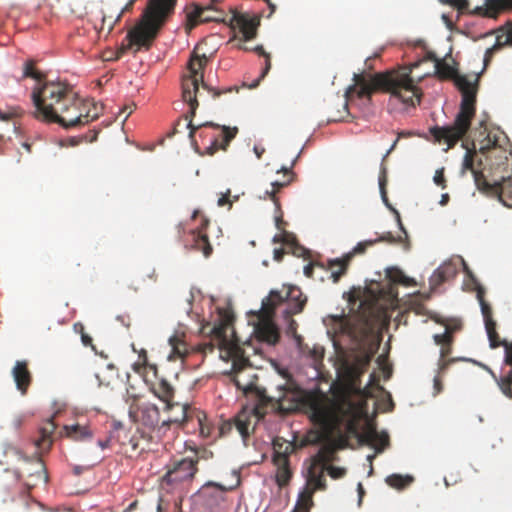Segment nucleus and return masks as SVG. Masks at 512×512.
<instances>
[{
    "instance_id": "nucleus-1",
    "label": "nucleus",
    "mask_w": 512,
    "mask_h": 512,
    "mask_svg": "<svg viewBox=\"0 0 512 512\" xmlns=\"http://www.w3.org/2000/svg\"><path fill=\"white\" fill-rule=\"evenodd\" d=\"M35 116L57 123L65 129L79 127L99 118L95 103L81 99L73 88L61 81H46L32 92Z\"/></svg>"
},
{
    "instance_id": "nucleus-2",
    "label": "nucleus",
    "mask_w": 512,
    "mask_h": 512,
    "mask_svg": "<svg viewBox=\"0 0 512 512\" xmlns=\"http://www.w3.org/2000/svg\"><path fill=\"white\" fill-rule=\"evenodd\" d=\"M410 74L411 69L405 67L375 73L369 77L363 74H354V85L348 89L347 95L356 94L359 98L370 99L374 92L381 91L390 93L391 100L415 107L420 103L421 92Z\"/></svg>"
},
{
    "instance_id": "nucleus-3",
    "label": "nucleus",
    "mask_w": 512,
    "mask_h": 512,
    "mask_svg": "<svg viewBox=\"0 0 512 512\" xmlns=\"http://www.w3.org/2000/svg\"><path fill=\"white\" fill-rule=\"evenodd\" d=\"M176 3L177 0H148L139 21L125 37L127 43L123 42L115 52L105 55V60H118L133 46H136L135 52L142 47L149 49L164 24L173 15Z\"/></svg>"
},
{
    "instance_id": "nucleus-4",
    "label": "nucleus",
    "mask_w": 512,
    "mask_h": 512,
    "mask_svg": "<svg viewBox=\"0 0 512 512\" xmlns=\"http://www.w3.org/2000/svg\"><path fill=\"white\" fill-rule=\"evenodd\" d=\"M454 82L462 94L460 110L454 123L442 127L435 126L430 129V133L436 142L447 144L446 150L454 147L468 132L476 112L478 76L475 77L474 81H471L467 76L458 74Z\"/></svg>"
},
{
    "instance_id": "nucleus-5",
    "label": "nucleus",
    "mask_w": 512,
    "mask_h": 512,
    "mask_svg": "<svg viewBox=\"0 0 512 512\" xmlns=\"http://www.w3.org/2000/svg\"><path fill=\"white\" fill-rule=\"evenodd\" d=\"M311 421L327 432L356 417L357 408L348 398L331 399L323 393L310 394L305 401Z\"/></svg>"
},
{
    "instance_id": "nucleus-6",
    "label": "nucleus",
    "mask_w": 512,
    "mask_h": 512,
    "mask_svg": "<svg viewBox=\"0 0 512 512\" xmlns=\"http://www.w3.org/2000/svg\"><path fill=\"white\" fill-rule=\"evenodd\" d=\"M193 117L191 110L185 115L188 120L187 128L189 129V138L192 143H196L195 136L199 132V137L209 138L210 143L205 148L208 155H213L218 150H226L232 139L238 133L237 127L221 126L213 122H205L199 125L193 124Z\"/></svg>"
},
{
    "instance_id": "nucleus-7",
    "label": "nucleus",
    "mask_w": 512,
    "mask_h": 512,
    "mask_svg": "<svg viewBox=\"0 0 512 512\" xmlns=\"http://www.w3.org/2000/svg\"><path fill=\"white\" fill-rule=\"evenodd\" d=\"M301 402V389L292 381L279 385L277 395L267 396L265 392H258V404L253 408L254 414L260 420L266 415V406L271 405L278 411L288 414L296 411Z\"/></svg>"
},
{
    "instance_id": "nucleus-8",
    "label": "nucleus",
    "mask_w": 512,
    "mask_h": 512,
    "mask_svg": "<svg viewBox=\"0 0 512 512\" xmlns=\"http://www.w3.org/2000/svg\"><path fill=\"white\" fill-rule=\"evenodd\" d=\"M232 322V315L228 312H220L218 321L209 331V342L202 344V351L204 353L213 352L215 348H218L221 352H225L228 357L238 356L240 347L235 339Z\"/></svg>"
},
{
    "instance_id": "nucleus-9",
    "label": "nucleus",
    "mask_w": 512,
    "mask_h": 512,
    "mask_svg": "<svg viewBox=\"0 0 512 512\" xmlns=\"http://www.w3.org/2000/svg\"><path fill=\"white\" fill-rule=\"evenodd\" d=\"M283 301V295L279 291H271L269 296L262 302V308L259 311L258 323L255 326L257 337L270 345H274L279 340V331L273 322L275 309Z\"/></svg>"
},
{
    "instance_id": "nucleus-10",
    "label": "nucleus",
    "mask_w": 512,
    "mask_h": 512,
    "mask_svg": "<svg viewBox=\"0 0 512 512\" xmlns=\"http://www.w3.org/2000/svg\"><path fill=\"white\" fill-rule=\"evenodd\" d=\"M208 59L205 54L199 55L194 51L189 63L188 69L190 75L182 80V98L183 101L191 106V114L195 116L199 106L197 100V92L199 89V81L203 82L202 69L205 67Z\"/></svg>"
},
{
    "instance_id": "nucleus-11",
    "label": "nucleus",
    "mask_w": 512,
    "mask_h": 512,
    "mask_svg": "<svg viewBox=\"0 0 512 512\" xmlns=\"http://www.w3.org/2000/svg\"><path fill=\"white\" fill-rule=\"evenodd\" d=\"M128 413L134 423L158 434L165 433L164 428H161L160 410L156 404L134 398Z\"/></svg>"
},
{
    "instance_id": "nucleus-12",
    "label": "nucleus",
    "mask_w": 512,
    "mask_h": 512,
    "mask_svg": "<svg viewBox=\"0 0 512 512\" xmlns=\"http://www.w3.org/2000/svg\"><path fill=\"white\" fill-rule=\"evenodd\" d=\"M198 457L182 458L174 460L166 465V473L161 481L167 485H176L183 482H190L198 472Z\"/></svg>"
},
{
    "instance_id": "nucleus-13",
    "label": "nucleus",
    "mask_w": 512,
    "mask_h": 512,
    "mask_svg": "<svg viewBox=\"0 0 512 512\" xmlns=\"http://www.w3.org/2000/svg\"><path fill=\"white\" fill-rule=\"evenodd\" d=\"M281 293L283 295V301L278 306H284L282 313L288 321L286 333L296 337L298 324L292 319V316L303 310L307 299L297 287H289Z\"/></svg>"
},
{
    "instance_id": "nucleus-14",
    "label": "nucleus",
    "mask_w": 512,
    "mask_h": 512,
    "mask_svg": "<svg viewBox=\"0 0 512 512\" xmlns=\"http://www.w3.org/2000/svg\"><path fill=\"white\" fill-rule=\"evenodd\" d=\"M208 224L209 220L206 217H202L200 226L190 230L186 237H184V224L179 223L177 225L178 237L182 240L185 247L201 251L205 257L210 256L212 253V246L206 233Z\"/></svg>"
},
{
    "instance_id": "nucleus-15",
    "label": "nucleus",
    "mask_w": 512,
    "mask_h": 512,
    "mask_svg": "<svg viewBox=\"0 0 512 512\" xmlns=\"http://www.w3.org/2000/svg\"><path fill=\"white\" fill-rule=\"evenodd\" d=\"M186 24L188 32L193 30L200 23L225 22L224 13L213 5L200 6L192 3L185 8Z\"/></svg>"
},
{
    "instance_id": "nucleus-16",
    "label": "nucleus",
    "mask_w": 512,
    "mask_h": 512,
    "mask_svg": "<svg viewBox=\"0 0 512 512\" xmlns=\"http://www.w3.org/2000/svg\"><path fill=\"white\" fill-rule=\"evenodd\" d=\"M273 463L277 467L276 483L282 488L289 484L292 478L289 455L293 452L292 443L280 444L279 440L274 441Z\"/></svg>"
},
{
    "instance_id": "nucleus-17",
    "label": "nucleus",
    "mask_w": 512,
    "mask_h": 512,
    "mask_svg": "<svg viewBox=\"0 0 512 512\" xmlns=\"http://www.w3.org/2000/svg\"><path fill=\"white\" fill-rule=\"evenodd\" d=\"M479 152L485 155L487 160L491 161L490 170L496 174L497 171L501 173L507 172L509 166L510 152L498 145L497 139H492L490 135L482 142ZM505 175V174H502Z\"/></svg>"
},
{
    "instance_id": "nucleus-18",
    "label": "nucleus",
    "mask_w": 512,
    "mask_h": 512,
    "mask_svg": "<svg viewBox=\"0 0 512 512\" xmlns=\"http://www.w3.org/2000/svg\"><path fill=\"white\" fill-rule=\"evenodd\" d=\"M233 382L236 387L243 392L258 390V377L254 373L252 367L248 364V360H234L232 366ZM259 391H257L258 393Z\"/></svg>"
},
{
    "instance_id": "nucleus-19",
    "label": "nucleus",
    "mask_w": 512,
    "mask_h": 512,
    "mask_svg": "<svg viewBox=\"0 0 512 512\" xmlns=\"http://www.w3.org/2000/svg\"><path fill=\"white\" fill-rule=\"evenodd\" d=\"M166 412L168 416L161 422V428H164V432H166L172 424L183 426L189 421H192L197 413V411L188 404L173 402L166 405Z\"/></svg>"
},
{
    "instance_id": "nucleus-20",
    "label": "nucleus",
    "mask_w": 512,
    "mask_h": 512,
    "mask_svg": "<svg viewBox=\"0 0 512 512\" xmlns=\"http://www.w3.org/2000/svg\"><path fill=\"white\" fill-rule=\"evenodd\" d=\"M474 182L477 187V189L485 193L489 196L496 197L503 205L507 207H512L511 204L507 203L503 198V190H504V183L509 181L512 177V175H501L499 180L495 181L493 184L489 183L483 172L481 170H478L473 174Z\"/></svg>"
},
{
    "instance_id": "nucleus-21",
    "label": "nucleus",
    "mask_w": 512,
    "mask_h": 512,
    "mask_svg": "<svg viewBox=\"0 0 512 512\" xmlns=\"http://www.w3.org/2000/svg\"><path fill=\"white\" fill-rule=\"evenodd\" d=\"M376 244V241L373 240H365L362 242H359L352 251L344 255L342 258H337L334 260L329 261V267L332 269L333 267H338L337 270H332L331 272V278L334 283H337L340 278L346 274V271L348 269V266L350 264V261L352 258L357 254H364L367 250V248L372 247Z\"/></svg>"
},
{
    "instance_id": "nucleus-22",
    "label": "nucleus",
    "mask_w": 512,
    "mask_h": 512,
    "mask_svg": "<svg viewBox=\"0 0 512 512\" xmlns=\"http://www.w3.org/2000/svg\"><path fill=\"white\" fill-rule=\"evenodd\" d=\"M229 23L232 27L239 28V31L243 35V40L248 41L256 37L260 20L256 16H249L246 13H240L232 10V16Z\"/></svg>"
},
{
    "instance_id": "nucleus-23",
    "label": "nucleus",
    "mask_w": 512,
    "mask_h": 512,
    "mask_svg": "<svg viewBox=\"0 0 512 512\" xmlns=\"http://www.w3.org/2000/svg\"><path fill=\"white\" fill-rule=\"evenodd\" d=\"M512 11V0H485L484 6H478L470 12L489 18H496L499 14Z\"/></svg>"
},
{
    "instance_id": "nucleus-24",
    "label": "nucleus",
    "mask_w": 512,
    "mask_h": 512,
    "mask_svg": "<svg viewBox=\"0 0 512 512\" xmlns=\"http://www.w3.org/2000/svg\"><path fill=\"white\" fill-rule=\"evenodd\" d=\"M496 33L497 35L494 45L488 48L484 55V69L489 65L496 52L506 46L512 47V29L510 30L508 27V22L500 27Z\"/></svg>"
},
{
    "instance_id": "nucleus-25",
    "label": "nucleus",
    "mask_w": 512,
    "mask_h": 512,
    "mask_svg": "<svg viewBox=\"0 0 512 512\" xmlns=\"http://www.w3.org/2000/svg\"><path fill=\"white\" fill-rule=\"evenodd\" d=\"M359 439L361 442L374 447L377 453H381L389 445L388 434L379 433L373 424H367Z\"/></svg>"
},
{
    "instance_id": "nucleus-26",
    "label": "nucleus",
    "mask_w": 512,
    "mask_h": 512,
    "mask_svg": "<svg viewBox=\"0 0 512 512\" xmlns=\"http://www.w3.org/2000/svg\"><path fill=\"white\" fill-rule=\"evenodd\" d=\"M324 472L325 468L310 463L306 475V485L303 489L312 494L317 490H325L327 485Z\"/></svg>"
},
{
    "instance_id": "nucleus-27",
    "label": "nucleus",
    "mask_w": 512,
    "mask_h": 512,
    "mask_svg": "<svg viewBox=\"0 0 512 512\" xmlns=\"http://www.w3.org/2000/svg\"><path fill=\"white\" fill-rule=\"evenodd\" d=\"M56 429V424L53 419H48L44 425L39 429V437L35 440V446L41 452H48L52 446V435Z\"/></svg>"
},
{
    "instance_id": "nucleus-28",
    "label": "nucleus",
    "mask_w": 512,
    "mask_h": 512,
    "mask_svg": "<svg viewBox=\"0 0 512 512\" xmlns=\"http://www.w3.org/2000/svg\"><path fill=\"white\" fill-rule=\"evenodd\" d=\"M12 374L17 389L20 390L23 394L26 393L31 383V373L28 369L27 362L17 361L13 367Z\"/></svg>"
},
{
    "instance_id": "nucleus-29",
    "label": "nucleus",
    "mask_w": 512,
    "mask_h": 512,
    "mask_svg": "<svg viewBox=\"0 0 512 512\" xmlns=\"http://www.w3.org/2000/svg\"><path fill=\"white\" fill-rule=\"evenodd\" d=\"M279 172L283 173V178L281 180H275L271 183L272 190L266 191L265 194L269 196V198L274 202L275 207L279 209V200L276 197V193L286 186H288L294 179V173L292 172L291 168H285L282 167Z\"/></svg>"
},
{
    "instance_id": "nucleus-30",
    "label": "nucleus",
    "mask_w": 512,
    "mask_h": 512,
    "mask_svg": "<svg viewBox=\"0 0 512 512\" xmlns=\"http://www.w3.org/2000/svg\"><path fill=\"white\" fill-rule=\"evenodd\" d=\"M151 391L156 397L165 402L166 405L171 402L174 396V388L163 378L151 385Z\"/></svg>"
},
{
    "instance_id": "nucleus-31",
    "label": "nucleus",
    "mask_w": 512,
    "mask_h": 512,
    "mask_svg": "<svg viewBox=\"0 0 512 512\" xmlns=\"http://www.w3.org/2000/svg\"><path fill=\"white\" fill-rule=\"evenodd\" d=\"M335 453L336 450L332 445H324L319 449L317 454L311 458L310 463L319 467L327 468V466L334 461Z\"/></svg>"
},
{
    "instance_id": "nucleus-32",
    "label": "nucleus",
    "mask_w": 512,
    "mask_h": 512,
    "mask_svg": "<svg viewBox=\"0 0 512 512\" xmlns=\"http://www.w3.org/2000/svg\"><path fill=\"white\" fill-rule=\"evenodd\" d=\"M255 416L257 417L254 412L252 411V414H249L246 411L240 412L234 419V425L239 434L242 436L243 439H247L250 436L251 431V417Z\"/></svg>"
},
{
    "instance_id": "nucleus-33",
    "label": "nucleus",
    "mask_w": 512,
    "mask_h": 512,
    "mask_svg": "<svg viewBox=\"0 0 512 512\" xmlns=\"http://www.w3.org/2000/svg\"><path fill=\"white\" fill-rule=\"evenodd\" d=\"M429 59L435 62L436 74L441 79H453L457 77V70L445 61L439 60L433 53H429Z\"/></svg>"
},
{
    "instance_id": "nucleus-34",
    "label": "nucleus",
    "mask_w": 512,
    "mask_h": 512,
    "mask_svg": "<svg viewBox=\"0 0 512 512\" xmlns=\"http://www.w3.org/2000/svg\"><path fill=\"white\" fill-rule=\"evenodd\" d=\"M65 435L75 441H84L90 439L93 435L88 426L79 424L64 426Z\"/></svg>"
},
{
    "instance_id": "nucleus-35",
    "label": "nucleus",
    "mask_w": 512,
    "mask_h": 512,
    "mask_svg": "<svg viewBox=\"0 0 512 512\" xmlns=\"http://www.w3.org/2000/svg\"><path fill=\"white\" fill-rule=\"evenodd\" d=\"M169 344L171 346V353L168 356V359L171 361L183 359L188 353L186 343L178 335H173L170 337Z\"/></svg>"
},
{
    "instance_id": "nucleus-36",
    "label": "nucleus",
    "mask_w": 512,
    "mask_h": 512,
    "mask_svg": "<svg viewBox=\"0 0 512 512\" xmlns=\"http://www.w3.org/2000/svg\"><path fill=\"white\" fill-rule=\"evenodd\" d=\"M476 297L481 307V313L484 318L485 326H488L490 323H496L492 317V308L490 304L485 300V288L483 286L477 285Z\"/></svg>"
},
{
    "instance_id": "nucleus-37",
    "label": "nucleus",
    "mask_w": 512,
    "mask_h": 512,
    "mask_svg": "<svg viewBox=\"0 0 512 512\" xmlns=\"http://www.w3.org/2000/svg\"><path fill=\"white\" fill-rule=\"evenodd\" d=\"M394 212L396 213L397 220H398L400 229L404 233V237H402V236L395 237L391 232H386V233L382 234L380 237L374 239L373 241H376V243L387 242L389 244L403 243L404 248L407 250L409 248V244L407 242V238H408L407 232L404 229L403 224L401 222L400 214L396 210H394Z\"/></svg>"
},
{
    "instance_id": "nucleus-38",
    "label": "nucleus",
    "mask_w": 512,
    "mask_h": 512,
    "mask_svg": "<svg viewBox=\"0 0 512 512\" xmlns=\"http://www.w3.org/2000/svg\"><path fill=\"white\" fill-rule=\"evenodd\" d=\"M233 487H226L220 483L208 481L200 489V492L207 497H218L223 500V495L232 490Z\"/></svg>"
},
{
    "instance_id": "nucleus-39",
    "label": "nucleus",
    "mask_w": 512,
    "mask_h": 512,
    "mask_svg": "<svg viewBox=\"0 0 512 512\" xmlns=\"http://www.w3.org/2000/svg\"><path fill=\"white\" fill-rule=\"evenodd\" d=\"M386 278L389 283L394 285L401 284L404 286H413L415 281L412 278L407 277L402 270L397 267H390L386 269Z\"/></svg>"
},
{
    "instance_id": "nucleus-40",
    "label": "nucleus",
    "mask_w": 512,
    "mask_h": 512,
    "mask_svg": "<svg viewBox=\"0 0 512 512\" xmlns=\"http://www.w3.org/2000/svg\"><path fill=\"white\" fill-rule=\"evenodd\" d=\"M378 299H383L386 302L387 307H394L398 302V290L396 285L387 283L383 285L379 290Z\"/></svg>"
},
{
    "instance_id": "nucleus-41",
    "label": "nucleus",
    "mask_w": 512,
    "mask_h": 512,
    "mask_svg": "<svg viewBox=\"0 0 512 512\" xmlns=\"http://www.w3.org/2000/svg\"><path fill=\"white\" fill-rule=\"evenodd\" d=\"M373 356H374L373 351H367V352L357 356L355 359V362L351 368L352 373L357 377L361 376L367 370Z\"/></svg>"
},
{
    "instance_id": "nucleus-42",
    "label": "nucleus",
    "mask_w": 512,
    "mask_h": 512,
    "mask_svg": "<svg viewBox=\"0 0 512 512\" xmlns=\"http://www.w3.org/2000/svg\"><path fill=\"white\" fill-rule=\"evenodd\" d=\"M313 495L312 492L303 489L299 493L295 507L291 512H310L314 504Z\"/></svg>"
},
{
    "instance_id": "nucleus-43",
    "label": "nucleus",
    "mask_w": 512,
    "mask_h": 512,
    "mask_svg": "<svg viewBox=\"0 0 512 512\" xmlns=\"http://www.w3.org/2000/svg\"><path fill=\"white\" fill-rule=\"evenodd\" d=\"M252 50L256 52L258 55L263 56L265 58V62L260 76L255 81H253L252 84L248 86L250 89L257 87L260 81L268 74V72L271 69L270 54L264 50V47L262 45H257Z\"/></svg>"
},
{
    "instance_id": "nucleus-44",
    "label": "nucleus",
    "mask_w": 512,
    "mask_h": 512,
    "mask_svg": "<svg viewBox=\"0 0 512 512\" xmlns=\"http://www.w3.org/2000/svg\"><path fill=\"white\" fill-rule=\"evenodd\" d=\"M487 336L489 339V344L492 349L498 348L500 346L506 348L510 342L506 339L501 340L497 331H496V323H490L488 326H485Z\"/></svg>"
},
{
    "instance_id": "nucleus-45",
    "label": "nucleus",
    "mask_w": 512,
    "mask_h": 512,
    "mask_svg": "<svg viewBox=\"0 0 512 512\" xmlns=\"http://www.w3.org/2000/svg\"><path fill=\"white\" fill-rule=\"evenodd\" d=\"M494 380L497 382L501 392L509 399H512V374H508L504 377L498 378L495 373L489 370Z\"/></svg>"
},
{
    "instance_id": "nucleus-46",
    "label": "nucleus",
    "mask_w": 512,
    "mask_h": 512,
    "mask_svg": "<svg viewBox=\"0 0 512 512\" xmlns=\"http://www.w3.org/2000/svg\"><path fill=\"white\" fill-rule=\"evenodd\" d=\"M413 481V477L406 475H400V474H392L386 478V483L396 489H403L410 485Z\"/></svg>"
},
{
    "instance_id": "nucleus-47",
    "label": "nucleus",
    "mask_w": 512,
    "mask_h": 512,
    "mask_svg": "<svg viewBox=\"0 0 512 512\" xmlns=\"http://www.w3.org/2000/svg\"><path fill=\"white\" fill-rule=\"evenodd\" d=\"M23 78H33L40 83L44 75L35 68V61L31 59L24 64Z\"/></svg>"
},
{
    "instance_id": "nucleus-48",
    "label": "nucleus",
    "mask_w": 512,
    "mask_h": 512,
    "mask_svg": "<svg viewBox=\"0 0 512 512\" xmlns=\"http://www.w3.org/2000/svg\"><path fill=\"white\" fill-rule=\"evenodd\" d=\"M273 240H274V242H282V243L290 246L293 254H295L297 256H300L301 253L304 251V248L299 246L296 243L295 239L288 234H285L283 236L276 235Z\"/></svg>"
},
{
    "instance_id": "nucleus-49",
    "label": "nucleus",
    "mask_w": 512,
    "mask_h": 512,
    "mask_svg": "<svg viewBox=\"0 0 512 512\" xmlns=\"http://www.w3.org/2000/svg\"><path fill=\"white\" fill-rule=\"evenodd\" d=\"M34 465L36 466V468L33 472L30 473V476L35 477L37 480H41L46 483L48 481V474L42 459L40 457H37L34 462Z\"/></svg>"
},
{
    "instance_id": "nucleus-50",
    "label": "nucleus",
    "mask_w": 512,
    "mask_h": 512,
    "mask_svg": "<svg viewBox=\"0 0 512 512\" xmlns=\"http://www.w3.org/2000/svg\"><path fill=\"white\" fill-rule=\"evenodd\" d=\"M137 0H128V2L126 3V5L121 9V11L119 12V14L117 15V17L115 18L114 21L110 22L108 24V29H107V32H106V36L109 35L111 33V31L113 30L114 26L121 20L122 16L127 13V12H130L132 11L133 9V6L135 4Z\"/></svg>"
},
{
    "instance_id": "nucleus-51",
    "label": "nucleus",
    "mask_w": 512,
    "mask_h": 512,
    "mask_svg": "<svg viewBox=\"0 0 512 512\" xmlns=\"http://www.w3.org/2000/svg\"><path fill=\"white\" fill-rule=\"evenodd\" d=\"M148 366V356L145 349H141L138 353V360L133 364L135 372L140 373L142 369Z\"/></svg>"
},
{
    "instance_id": "nucleus-52",
    "label": "nucleus",
    "mask_w": 512,
    "mask_h": 512,
    "mask_svg": "<svg viewBox=\"0 0 512 512\" xmlns=\"http://www.w3.org/2000/svg\"><path fill=\"white\" fill-rule=\"evenodd\" d=\"M474 155L475 150L468 149L465 153L464 159H463V170H469L472 174L477 172L478 170L474 168Z\"/></svg>"
},
{
    "instance_id": "nucleus-53",
    "label": "nucleus",
    "mask_w": 512,
    "mask_h": 512,
    "mask_svg": "<svg viewBox=\"0 0 512 512\" xmlns=\"http://www.w3.org/2000/svg\"><path fill=\"white\" fill-rule=\"evenodd\" d=\"M442 2L456 8L460 13L468 11L469 8L468 0H442Z\"/></svg>"
},
{
    "instance_id": "nucleus-54",
    "label": "nucleus",
    "mask_w": 512,
    "mask_h": 512,
    "mask_svg": "<svg viewBox=\"0 0 512 512\" xmlns=\"http://www.w3.org/2000/svg\"><path fill=\"white\" fill-rule=\"evenodd\" d=\"M430 285L434 289L446 281L442 269H436L430 277Z\"/></svg>"
},
{
    "instance_id": "nucleus-55",
    "label": "nucleus",
    "mask_w": 512,
    "mask_h": 512,
    "mask_svg": "<svg viewBox=\"0 0 512 512\" xmlns=\"http://www.w3.org/2000/svg\"><path fill=\"white\" fill-rule=\"evenodd\" d=\"M194 418L197 420V423L199 425L200 434L204 437H207L210 434V429L204 424V420L206 419L205 414L200 411H197Z\"/></svg>"
},
{
    "instance_id": "nucleus-56",
    "label": "nucleus",
    "mask_w": 512,
    "mask_h": 512,
    "mask_svg": "<svg viewBox=\"0 0 512 512\" xmlns=\"http://www.w3.org/2000/svg\"><path fill=\"white\" fill-rule=\"evenodd\" d=\"M385 185H386V169L383 167L382 168V173L379 177V187H380V192H381V196H382V199L384 201V203L390 208L392 209V207L388 204V198H387V194H386V189H385Z\"/></svg>"
},
{
    "instance_id": "nucleus-57",
    "label": "nucleus",
    "mask_w": 512,
    "mask_h": 512,
    "mask_svg": "<svg viewBox=\"0 0 512 512\" xmlns=\"http://www.w3.org/2000/svg\"><path fill=\"white\" fill-rule=\"evenodd\" d=\"M433 339L437 345H452L453 337L449 332L435 334Z\"/></svg>"
},
{
    "instance_id": "nucleus-58",
    "label": "nucleus",
    "mask_w": 512,
    "mask_h": 512,
    "mask_svg": "<svg viewBox=\"0 0 512 512\" xmlns=\"http://www.w3.org/2000/svg\"><path fill=\"white\" fill-rule=\"evenodd\" d=\"M325 471H327L330 477H332L333 479H339L343 477L346 473V470L344 468L335 467L332 465H328L327 468H325Z\"/></svg>"
},
{
    "instance_id": "nucleus-59",
    "label": "nucleus",
    "mask_w": 512,
    "mask_h": 512,
    "mask_svg": "<svg viewBox=\"0 0 512 512\" xmlns=\"http://www.w3.org/2000/svg\"><path fill=\"white\" fill-rule=\"evenodd\" d=\"M434 183L441 187L442 189H445L447 187L446 185V179L444 175V168L437 169L434 175Z\"/></svg>"
},
{
    "instance_id": "nucleus-60",
    "label": "nucleus",
    "mask_w": 512,
    "mask_h": 512,
    "mask_svg": "<svg viewBox=\"0 0 512 512\" xmlns=\"http://www.w3.org/2000/svg\"><path fill=\"white\" fill-rule=\"evenodd\" d=\"M231 197V190L227 189V191L219 197L217 204L220 207H223L225 205H228L229 209H231L233 201L230 199Z\"/></svg>"
},
{
    "instance_id": "nucleus-61",
    "label": "nucleus",
    "mask_w": 512,
    "mask_h": 512,
    "mask_svg": "<svg viewBox=\"0 0 512 512\" xmlns=\"http://www.w3.org/2000/svg\"><path fill=\"white\" fill-rule=\"evenodd\" d=\"M451 350V345H441L440 354L442 362L440 364V369H445V367L447 366L448 361H445L444 359L451 353Z\"/></svg>"
},
{
    "instance_id": "nucleus-62",
    "label": "nucleus",
    "mask_w": 512,
    "mask_h": 512,
    "mask_svg": "<svg viewBox=\"0 0 512 512\" xmlns=\"http://www.w3.org/2000/svg\"><path fill=\"white\" fill-rule=\"evenodd\" d=\"M438 269L443 270V276H445L446 281L455 274V269L450 264L440 266Z\"/></svg>"
},
{
    "instance_id": "nucleus-63",
    "label": "nucleus",
    "mask_w": 512,
    "mask_h": 512,
    "mask_svg": "<svg viewBox=\"0 0 512 512\" xmlns=\"http://www.w3.org/2000/svg\"><path fill=\"white\" fill-rule=\"evenodd\" d=\"M276 211H277V214L275 215L276 227L278 230H284V228H283L284 221H283L282 212H281L280 208L278 209L277 207H276Z\"/></svg>"
},
{
    "instance_id": "nucleus-64",
    "label": "nucleus",
    "mask_w": 512,
    "mask_h": 512,
    "mask_svg": "<svg viewBox=\"0 0 512 512\" xmlns=\"http://www.w3.org/2000/svg\"><path fill=\"white\" fill-rule=\"evenodd\" d=\"M81 341L83 345L85 346H91L93 350H95V347L92 344V338L88 334H83L81 337Z\"/></svg>"
}]
</instances>
